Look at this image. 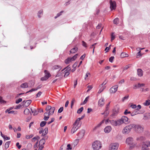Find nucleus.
<instances>
[{
  "instance_id": "obj_1",
  "label": "nucleus",
  "mask_w": 150,
  "mask_h": 150,
  "mask_svg": "<svg viewBox=\"0 0 150 150\" xmlns=\"http://www.w3.org/2000/svg\"><path fill=\"white\" fill-rule=\"evenodd\" d=\"M126 143L129 145V149H132L136 145L133 138L131 137L127 138L126 139Z\"/></svg>"
},
{
  "instance_id": "obj_2",
  "label": "nucleus",
  "mask_w": 150,
  "mask_h": 150,
  "mask_svg": "<svg viewBox=\"0 0 150 150\" xmlns=\"http://www.w3.org/2000/svg\"><path fill=\"white\" fill-rule=\"evenodd\" d=\"M92 147L94 150H98L102 147L101 142L98 141L94 142L92 144Z\"/></svg>"
},
{
  "instance_id": "obj_3",
  "label": "nucleus",
  "mask_w": 150,
  "mask_h": 150,
  "mask_svg": "<svg viewBox=\"0 0 150 150\" xmlns=\"http://www.w3.org/2000/svg\"><path fill=\"white\" fill-rule=\"evenodd\" d=\"M134 127V124H132L127 126L124 128L122 130L123 133L124 134H128L129 133L131 130Z\"/></svg>"
},
{
  "instance_id": "obj_4",
  "label": "nucleus",
  "mask_w": 150,
  "mask_h": 150,
  "mask_svg": "<svg viewBox=\"0 0 150 150\" xmlns=\"http://www.w3.org/2000/svg\"><path fill=\"white\" fill-rule=\"evenodd\" d=\"M134 127L133 128L134 130L138 133H141L143 131L144 128L140 125H135L134 124Z\"/></svg>"
},
{
  "instance_id": "obj_5",
  "label": "nucleus",
  "mask_w": 150,
  "mask_h": 150,
  "mask_svg": "<svg viewBox=\"0 0 150 150\" xmlns=\"http://www.w3.org/2000/svg\"><path fill=\"white\" fill-rule=\"evenodd\" d=\"M119 146V144L117 143H112L109 146V150H117Z\"/></svg>"
},
{
  "instance_id": "obj_6",
  "label": "nucleus",
  "mask_w": 150,
  "mask_h": 150,
  "mask_svg": "<svg viewBox=\"0 0 150 150\" xmlns=\"http://www.w3.org/2000/svg\"><path fill=\"white\" fill-rule=\"evenodd\" d=\"M110 4V8L111 11L115 10L116 8V2L114 1L110 0L109 1Z\"/></svg>"
},
{
  "instance_id": "obj_7",
  "label": "nucleus",
  "mask_w": 150,
  "mask_h": 150,
  "mask_svg": "<svg viewBox=\"0 0 150 150\" xmlns=\"http://www.w3.org/2000/svg\"><path fill=\"white\" fill-rule=\"evenodd\" d=\"M118 86L117 85H115L113 86L110 89V91L111 93H115L117 90Z\"/></svg>"
},
{
  "instance_id": "obj_8",
  "label": "nucleus",
  "mask_w": 150,
  "mask_h": 150,
  "mask_svg": "<svg viewBox=\"0 0 150 150\" xmlns=\"http://www.w3.org/2000/svg\"><path fill=\"white\" fill-rule=\"evenodd\" d=\"M85 132V131L84 130H81L77 134V136L79 137V138L80 139L82 138L83 137Z\"/></svg>"
},
{
  "instance_id": "obj_9",
  "label": "nucleus",
  "mask_w": 150,
  "mask_h": 150,
  "mask_svg": "<svg viewBox=\"0 0 150 150\" xmlns=\"http://www.w3.org/2000/svg\"><path fill=\"white\" fill-rule=\"evenodd\" d=\"M104 99L103 98H101L98 101V104L100 106H102L104 104Z\"/></svg>"
},
{
  "instance_id": "obj_10",
  "label": "nucleus",
  "mask_w": 150,
  "mask_h": 150,
  "mask_svg": "<svg viewBox=\"0 0 150 150\" xmlns=\"http://www.w3.org/2000/svg\"><path fill=\"white\" fill-rule=\"evenodd\" d=\"M111 127L110 126L106 127L104 129V131L106 133H109L111 130Z\"/></svg>"
},
{
  "instance_id": "obj_11",
  "label": "nucleus",
  "mask_w": 150,
  "mask_h": 150,
  "mask_svg": "<svg viewBox=\"0 0 150 150\" xmlns=\"http://www.w3.org/2000/svg\"><path fill=\"white\" fill-rule=\"evenodd\" d=\"M52 69L53 70L58 69L59 71L62 69V67L61 66L58 65H55L52 67Z\"/></svg>"
},
{
  "instance_id": "obj_12",
  "label": "nucleus",
  "mask_w": 150,
  "mask_h": 150,
  "mask_svg": "<svg viewBox=\"0 0 150 150\" xmlns=\"http://www.w3.org/2000/svg\"><path fill=\"white\" fill-rule=\"evenodd\" d=\"M55 110V108L54 107H52L51 109L48 112V115L49 116L50 115H52L54 112Z\"/></svg>"
},
{
  "instance_id": "obj_13",
  "label": "nucleus",
  "mask_w": 150,
  "mask_h": 150,
  "mask_svg": "<svg viewBox=\"0 0 150 150\" xmlns=\"http://www.w3.org/2000/svg\"><path fill=\"white\" fill-rule=\"evenodd\" d=\"M143 71L142 69H138L137 70V74L140 77L143 76Z\"/></svg>"
},
{
  "instance_id": "obj_14",
  "label": "nucleus",
  "mask_w": 150,
  "mask_h": 150,
  "mask_svg": "<svg viewBox=\"0 0 150 150\" xmlns=\"http://www.w3.org/2000/svg\"><path fill=\"white\" fill-rule=\"evenodd\" d=\"M78 129V128L77 126H74V125H73V127L71 130V134L74 133Z\"/></svg>"
},
{
  "instance_id": "obj_15",
  "label": "nucleus",
  "mask_w": 150,
  "mask_h": 150,
  "mask_svg": "<svg viewBox=\"0 0 150 150\" xmlns=\"http://www.w3.org/2000/svg\"><path fill=\"white\" fill-rule=\"evenodd\" d=\"M78 48L77 47H75L73 48L70 51V52L71 53H74L76 52L78 50Z\"/></svg>"
},
{
  "instance_id": "obj_16",
  "label": "nucleus",
  "mask_w": 150,
  "mask_h": 150,
  "mask_svg": "<svg viewBox=\"0 0 150 150\" xmlns=\"http://www.w3.org/2000/svg\"><path fill=\"white\" fill-rule=\"evenodd\" d=\"M123 121L124 123H126V122H128V118L126 116H122L121 118Z\"/></svg>"
},
{
  "instance_id": "obj_17",
  "label": "nucleus",
  "mask_w": 150,
  "mask_h": 150,
  "mask_svg": "<svg viewBox=\"0 0 150 150\" xmlns=\"http://www.w3.org/2000/svg\"><path fill=\"white\" fill-rule=\"evenodd\" d=\"M110 124L113 126H117V121L115 120H110Z\"/></svg>"
},
{
  "instance_id": "obj_18",
  "label": "nucleus",
  "mask_w": 150,
  "mask_h": 150,
  "mask_svg": "<svg viewBox=\"0 0 150 150\" xmlns=\"http://www.w3.org/2000/svg\"><path fill=\"white\" fill-rule=\"evenodd\" d=\"M48 132V128L47 127H46L45 128L43 131V132L42 133V135L45 136L47 134Z\"/></svg>"
},
{
  "instance_id": "obj_19",
  "label": "nucleus",
  "mask_w": 150,
  "mask_h": 150,
  "mask_svg": "<svg viewBox=\"0 0 150 150\" xmlns=\"http://www.w3.org/2000/svg\"><path fill=\"white\" fill-rule=\"evenodd\" d=\"M141 150H149V149L144 143H143L142 145Z\"/></svg>"
},
{
  "instance_id": "obj_20",
  "label": "nucleus",
  "mask_w": 150,
  "mask_h": 150,
  "mask_svg": "<svg viewBox=\"0 0 150 150\" xmlns=\"http://www.w3.org/2000/svg\"><path fill=\"white\" fill-rule=\"evenodd\" d=\"M104 120H102L100 123H99L93 129V130H95L98 128L104 122Z\"/></svg>"
},
{
  "instance_id": "obj_21",
  "label": "nucleus",
  "mask_w": 150,
  "mask_h": 150,
  "mask_svg": "<svg viewBox=\"0 0 150 150\" xmlns=\"http://www.w3.org/2000/svg\"><path fill=\"white\" fill-rule=\"evenodd\" d=\"M21 87L23 88H25L28 87V83H22L21 85Z\"/></svg>"
},
{
  "instance_id": "obj_22",
  "label": "nucleus",
  "mask_w": 150,
  "mask_h": 150,
  "mask_svg": "<svg viewBox=\"0 0 150 150\" xmlns=\"http://www.w3.org/2000/svg\"><path fill=\"white\" fill-rule=\"evenodd\" d=\"M117 126L120 125L124 123L121 118L117 120Z\"/></svg>"
},
{
  "instance_id": "obj_23",
  "label": "nucleus",
  "mask_w": 150,
  "mask_h": 150,
  "mask_svg": "<svg viewBox=\"0 0 150 150\" xmlns=\"http://www.w3.org/2000/svg\"><path fill=\"white\" fill-rule=\"evenodd\" d=\"M45 139L42 138L40 141L39 145H40H40H43H43L45 144Z\"/></svg>"
},
{
  "instance_id": "obj_24",
  "label": "nucleus",
  "mask_w": 150,
  "mask_h": 150,
  "mask_svg": "<svg viewBox=\"0 0 150 150\" xmlns=\"http://www.w3.org/2000/svg\"><path fill=\"white\" fill-rule=\"evenodd\" d=\"M128 56V55L125 52H122L120 54V57L121 58L127 57Z\"/></svg>"
},
{
  "instance_id": "obj_25",
  "label": "nucleus",
  "mask_w": 150,
  "mask_h": 150,
  "mask_svg": "<svg viewBox=\"0 0 150 150\" xmlns=\"http://www.w3.org/2000/svg\"><path fill=\"white\" fill-rule=\"evenodd\" d=\"M44 72L45 74V76L49 78L51 76L50 74L47 70H45L44 71Z\"/></svg>"
},
{
  "instance_id": "obj_26",
  "label": "nucleus",
  "mask_w": 150,
  "mask_h": 150,
  "mask_svg": "<svg viewBox=\"0 0 150 150\" xmlns=\"http://www.w3.org/2000/svg\"><path fill=\"white\" fill-rule=\"evenodd\" d=\"M43 14V11L42 10H40L38 13V16L39 18H40Z\"/></svg>"
},
{
  "instance_id": "obj_27",
  "label": "nucleus",
  "mask_w": 150,
  "mask_h": 150,
  "mask_svg": "<svg viewBox=\"0 0 150 150\" xmlns=\"http://www.w3.org/2000/svg\"><path fill=\"white\" fill-rule=\"evenodd\" d=\"M143 105L145 106H148L150 105V100H146L145 102L143 103Z\"/></svg>"
},
{
  "instance_id": "obj_28",
  "label": "nucleus",
  "mask_w": 150,
  "mask_h": 150,
  "mask_svg": "<svg viewBox=\"0 0 150 150\" xmlns=\"http://www.w3.org/2000/svg\"><path fill=\"white\" fill-rule=\"evenodd\" d=\"M78 55V54H76L74 56H73L72 57L70 58V59L71 60V61H73L75 60L77 58Z\"/></svg>"
},
{
  "instance_id": "obj_29",
  "label": "nucleus",
  "mask_w": 150,
  "mask_h": 150,
  "mask_svg": "<svg viewBox=\"0 0 150 150\" xmlns=\"http://www.w3.org/2000/svg\"><path fill=\"white\" fill-rule=\"evenodd\" d=\"M63 73V71H62L60 72H58L57 74L56 75L55 77H60L62 76Z\"/></svg>"
},
{
  "instance_id": "obj_30",
  "label": "nucleus",
  "mask_w": 150,
  "mask_h": 150,
  "mask_svg": "<svg viewBox=\"0 0 150 150\" xmlns=\"http://www.w3.org/2000/svg\"><path fill=\"white\" fill-rule=\"evenodd\" d=\"M30 112L28 108H26L24 110V113L25 115H28Z\"/></svg>"
},
{
  "instance_id": "obj_31",
  "label": "nucleus",
  "mask_w": 150,
  "mask_h": 150,
  "mask_svg": "<svg viewBox=\"0 0 150 150\" xmlns=\"http://www.w3.org/2000/svg\"><path fill=\"white\" fill-rule=\"evenodd\" d=\"M71 62L70 58H68L65 60V63L66 64H68Z\"/></svg>"
},
{
  "instance_id": "obj_32",
  "label": "nucleus",
  "mask_w": 150,
  "mask_h": 150,
  "mask_svg": "<svg viewBox=\"0 0 150 150\" xmlns=\"http://www.w3.org/2000/svg\"><path fill=\"white\" fill-rule=\"evenodd\" d=\"M31 110L32 113H34V115H36L38 114V111L36 110H33L31 108Z\"/></svg>"
},
{
  "instance_id": "obj_33",
  "label": "nucleus",
  "mask_w": 150,
  "mask_h": 150,
  "mask_svg": "<svg viewBox=\"0 0 150 150\" xmlns=\"http://www.w3.org/2000/svg\"><path fill=\"white\" fill-rule=\"evenodd\" d=\"M11 142L10 141H8L6 142L5 145V148L6 149H7L9 146V145L10 144Z\"/></svg>"
},
{
  "instance_id": "obj_34",
  "label": "nucleus",
  "mask_w": 150,
  "mask_h": 150,
  "mask_svg": "<svg viewBox=\"0 0 150 150\" xmlns=\"http://www.w3.org/2000/svg\"><path fill=\"white\" fill-rule=\"evenodd\" d=\"M119 21V19L117 18H116L113 21V23L115 24H117L118 23Z\"/></svg>"
},
{
  "instance_id": "obj_35",
  "label": "nucleus",
  "mask_w": 150,
  "mask_h": 150,
  "mask_svg": "<svg viewBox=\"0 0 150 150\" xmlns=\"http://www.w3.org/2000/svg\"><path fill=\"white\" fill-rule=\"evenodd\" d=\"M80 121V120H78V118L75 121V122L74 123L73 125H74V126H75L76 125L77 126L79 125Z\"/></svg>"
},
{
  "instance_id": "obj_36",
  "label": "nucleus",
  "mask_w": 150,
  "mask_h": 150,
  "mask_svg": "<svg viewBox=\"0 0 150 150\" xmlns=\"http://www.w3.org/2000/svg\"><path fill=\"white\" fill-rule=\"evenodd\" d=\"M47 123V122L45 121H43L41 122L40 123V126L41 127L44 126Z\"/></svg>"
},
{
  "instance_id": "obj_37",
  "label": "nucleus",
  "mask_w": 150,
  "mask_h": 150,
  "mask_svg": "<svg viewBox=\"0 0 150 150\" xmlns=\"http://www.w3.org/2000/svg\"><path fill=\"white\" fill-rule=\"evenodd\" d=\"M64 77H66L69 74V71L65 70L64 71Z\"/></svg>"
},
{
  "instance_id": "obj_38",
  "label": "nucleus",
  "mask_w": 150,
  "mask_h": 150,
  "mask_svg": "<svg viewBox=\"0 0 150 150\" xmlns=\"http://www.w3.org/2000/svg\"><path fill=\"white\" fill-rule=\"evenodd\" d=\"M31 100H28L26 101L25 102V103L27 104V105H26V107H28L31 103Z\"/></svg>"
},
{
  "instance_id": "obj_39",
  "label": "nucleus",
  "mask_w": 150,
  "mask_h": 150,
  "mask_svg": "<svg viewBox=\"0 0 150 150\" xmlns=\"http://www.w3.org/2000/svg\"><path fill=\"white\" fill-rule=\"evenodd\" d=\"M143 143H144L148 147L150 146V141H146Z\"/></svg>"
},
{
  "instance_id": "obj_40",
  "label": "nucleus",
  "mask_w": 150,
  "mask_h": 150,
  "mask_svg": "<svg viewBox=\"0 0 150 150\" xmlns=\"http://www.w3.org/2000/svg\"><path fill=\"white\" fill-rule=\"evenodd\" d=\"M65 69H66V70L67 71H70L71 70V67H69V66H68L67 67L64 68L63 69H62V71H63Z\"/></svg>"
},
{
  "instance_id": "obj_41",
  "label": "nucleus",
  "mask_w": 150,
  "mask_h": 150,
  "mask_svg": "<svg viewBox=\"0 0 150 150\" xmlns=\"http://www.w3.org/2000/svg\"><path fill=\"white\" fill-rule=\"evenodd\" d=\"M129 96L128 95L125 96L123 98H122V101L123 102H124L125 100H128V99L129 98Z\"/></svg>"
},
{
  "instance_id": "obj_42",
  "label": "nucleus",
  "mask_w": 150,
  "mask_h": 150,
  "mask_svg": "<svg viewBox=\"0 0 150 150\" xmlns=\"http://www.w3.org/2000/svg\"><path fill=\"white\" fill-rule=\"evenodd\" d=\"M117 111H115L114 112H113L112 114L111 115L110 117H111L112 118H114V116L116 115L117 114Z\"/></svg>"
},
{
  "instance_id": "obj_43",
  "label": "nucleus",
  "mask_w": 150,
  "mask_h": 150,
  "mask_svg": "<svg viewBox=\"0 0 150 150\" xmlns=\"http://www.w3.org/2000/svg\"><path fill=\"white\" fill-rule=\"evenodd\" d=\"M63 12V11H61L60 12L57 13L56 16L54 17L55 19H56L57 18L61 16L62 15V13Z\"/></svg>"
},
{
  "instance_id": "obj_44",
  "label": "nucleus",
  "mask_w": 150,
  "mask_h": 150,
  "mask_svg": "<svg viewBox=\"0 0 150 150\" xmlns=\"http://www.w3.org/2000/svg\"><path fill=\"white\" fill-rule=\"evenodd\" d=\"M88 97L89 96H88L86 97L83 102L82 103H81V105H84L86 104L88 101Z\"/></svg>"
},
{
  "instance_id": "obj_45",
  "label": "nucleus",
  "mask_w": 150,
  "mask_h": 150,
  "mask_svg": "<svg viewBox=\"0 0 150 150\" xmlns=\"http://www.w3.org/2000/svg\"><path fill=\"white\" fill-rule=\"evenodd\" d=\"M114 33H112L111 35V40L112 42L115 38V36L114 35Z\"/></svg>"
},
{
  "instance_id": "obj_46",
  "label": "nucleus",
  "mask_w": 150,
  "mask_h": 150,
  "mask_svg": "<svg viewBox=\"0 0 150 150\" xmlns=\"http://www.w3.org/2000/svg\"><path fill=\"white\" fill-rule=\"evenodd\" d=\"M133 112L135 114H136V115H137V114H142L143 113V112H140L139 111H138L136 110V109L134 110V111H133Z\"/></svg>"
},
{
  "instance_id": "obj_47",
  "label": "nucleus",
  "mask_w": 150,
  "mask_h": 150,
  "mask_svg": "<svg viewBox=\"0 0 150 150\" xmlns=\"http://www.w3.org/2000/svg\"><path fill=\"white\" fill-rule=\"evenodd\" d=\"M33 136V134H31L30 135H26L25 138L26 139H28L32 138Z\"/></svg>"
},
{
  "instance_id": "obj_48",
  "label": "nucleus",
  "mask_w": 150,
  "mask_h": 150,
  "mask_svg": "<svg viewBox=\"0 0 150 150\" xmlns=\"http://www.w3.org/2000/svg\"><path fill=\"white\" fill-rule=\"evenodd\" d=\"M83 110V107H81L78 110L77 113L79 114H80L82 112Z\"/></svg>"
},
{
  "instance_id": "obj_49",
  "label": "nucleus",
  "mask_w": 150,
  "mask_h": 150,
  "mask_svg": "<svg viewBox=\"0 0 150 150\" xmlns=\"http://www.w3.org/2000/svg\"><path fill=\"white\" fill-rule=\"evenodd\" d=\"M22 99L21 98H19L18 100H17L16 101V103L18 104L22 101Z\"/></svg>"
},
{
  "instance_id": "obj_50",
  "label": "nucleus",
  "mask_w": 150,
  "mask_h": 150,
  "mask_svg": "<svg viewBox=\"0 0 150 150\" xmlns=\"http://www.w3.org/2000/svg\"><path fill=\"white\" fill-rule=\"evenodd\" d=\"M49 78L47 77L46 76H45L44 77H42L41 80L42 81H45L47 80Z\"/></svg>"
},
{
  "instance_id": "obj_51",
  "label": "nucleus",
  "mask_w": 150,
  "mask_h": 150,
  "mask_svg": "<svg viewBox=\"0 0 150 150\" xmlns=\"http://www.w3.org/2000/svg\"><path fill=\"white\" fill-rule=\"evenodd\" d=\"M114 57H113V56L111 57L109 59V61L110 62L112 63L113 62V59H114Z\"/></svg>"
},
{
  "instance_id": "obj_52",
  "label": "nucleus",
  "mask_w": 150,
  "mask_h": 150,
  "mask_svg": "<svg viewBox=\"0 0 150 150\" xmlns=\"http://www.w3.org/2000/svg\"><path fill=\"white\" fill-rule=\"evenodd\" d=\"M52 107L50 105H47L46 108V110L47 111H49Z\"/></svg>"
},
{
  "instance_id": "obj_53",
  "label": "nucleus",
  "mask_w": 150,
  "mask_h": 150,
  "mask_svg": "<svg viewBox=\"0 0 150 150\" xmlns=\"http://www.w3.org/2000/svg\"><path fill=\"white\" fill-rule=\"evenodd\" d=\"M42 93L41 91L39 92L36 95V98L39 97L42 94Z\"/></svg>"
},
{
  "instance_id": "obj_54",
  "label": "nucleus",
  "mask_w": 150,
  "mask_h": 150,
  "mask_svg": "<svg viewBox=\"0 0 150 150\" xmlns=\"http://www.w3.org/2000/svg\"><path fill=\"white\" fill-rule=\"evenodd\" d=\"M6 102L3 100L1 97H0V103H6Z\"/></svg>"
},
{
  "instance_id": "obj_55",
  "label": "nucleus",
  "mask_w": 150,
  "mask_h": 150,
  "mask_svg": "<svg viewBox=\"0 0 150 150\" xmlns=\"http://www.w3.org/2000/svg\"><path fill=\"white\" fill-rule=\"evenodd\" d=\"M72 148L71 147V144H68L67 145V150H71V149Z\"/></svg>"
},
{
  "instance_id": "obj_56",
  "label": "nucleus",
  "mask_w": 150,
  "mask_h": 150,
  "mask_svg": "<svg viewBox=\"0 0 150 150\" xmlns=\"http://www.w3.org/2000/svg\"><path fill=\"white\" fill-rule=\"evenodd\" d=\"M54 118H52L51 119V120L50 121H49L47 122V124L48 125H49L50 124H51L52 122H54Z\"/></svg>"
},
{
  "instance_id": "obj_57",
  "label": "nucleus",
  "mask_w": 150,
  "mask_h": 150,
  "mask_svg": "<svg viewBox=\"0 0 150 150\" xmlns=\"http://www.w3.org/2000/svg\"><path fill=\"white\" fill-rule=\"evenodd\" d=\"M144 86V83L140 84V83H138V87L139 88L143 86Z\"/></svg>"
},
{
  "instance_id": "obj_58",
  "label": "nucleus",
  "mask_w": 150,
  "mask_h": 150,
  "mask_svg": "<svg viewBox=\"0 0 150 150\" xmlns=\"http://www.w3.org/2000/svg\"><path fill=\"white\" fill-rule=\"evenodd\" d=\"M111 46V45H109V47H106L105 49V50L106 51V50H107V51L105 52H108L109 50L110 49V47Z\"/></svg>"
},
{
  "instance_id": "obj_59",
  "label": "nucleus",
  "mask_w": 150,
  "mask_h": 150,
  "mask_svg": "<svg viewBox=\"0 0 150 150\" xmlns=\"http://www.w3.org/2000/svg\"><path fill=\"white\" fill-rule=\"evenodd\" d=\"M63 110V107H61L58 110V112L59 113H61Z\"/></svg>"
},
{
  "instance_id": "obj_60",
  "label": "nucleus",
  "mask_w": 150,
  "mask_h": 150,
  "mask_svg": "<svg viewBox=\"0 0 150 150\" xmlns=\"http://www.w3.org/2000/svg\"><path fill=\"white\" fill-rule=\"evenodd\" d=\"M22 106V105L21 104H19V105L16 106V108H15V109H20L21 107Z\"/></svg>"
},
{
  "instance_id": "obj_61",
  "label": "nucleus",
  "mask_w": 150,
  "mask_h": 150,
  "mask_svg": "<svg viewBox=\"0 0 150 150\" xmlns=\"http://www.w3.org/2000/svg\"><path fill=\"white\" fill-rule=\"evenodd\" d=\"M44 117L43 119L45 121H47L48 120V119L49 118V116L48 115V116H46L45 115H44Z\"/></svg>"
},
{
  "instance_id": "obj_62",
  "label": "nucleus",
  "mask_w": 150,
  "mask_h": 150,
  "mask_svg": "<svg viewBox=\"0 0 150 150\" xmlns=\"http://www.w3.org/2000/svg\"><path fill=\"white\" fill-rule=\"evenodd\" d=\"M131 113L130 111H128L126 109L125 110L124 112V114L125 115H126L128 114H130Z\"/></svg>"
},
{
  "instance_id": "obj_63",
  "label": "nucleus",
  "mask_w": 150,
  "mask_h": 150,
  "mask_svg": "<svg viewBox=\"0 0 150 150\" xmlns=\"http://www.w3.org/2000/svg\"><path fill=\"white\" fill-rule=\"evenodd\" d=\"M130 107L133 109H135L136 108L137 105L136 104H132L130 105Z\"/></svg>"
},
{
  "instance_id": "obj_64",
  "label": "nucleus",
  "mask_w": 150,
  "mask_h": 150,
  "mask_svg": "<svg viewBox=\"0 0 150 150\" xmlns=\"http://www.w3.org/2000/svg\"><path fill=\"white\" fill-rule=\"evenodd\" d=\"M39 147L38 149V150H42L44 148V146L43 145H39Z\"/></svg>"
}]
</instances>
